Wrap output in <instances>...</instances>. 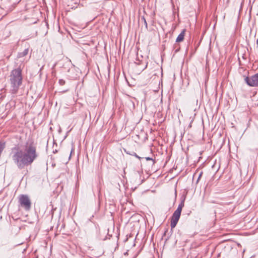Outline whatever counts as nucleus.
I'll return each mask as SVG.
<instances>
[{
	"label": "nucleus",
	"instance_id": "obj_8",
	"mask_svg": "<svg viewBox=\"0 0 258 258\" xmlns=\"http://www.w3.org/2000/svg\"><path fill=\"white\" fill-rule=\"evenodd\" d=\"M28 53V49H25L23 52L19 53L18 57L20 58L26 56Z\"/></svg>",
	"mask_w": 258,
	"mask_h": 258
},
{
	"label": "nucleus",
	"instance_id": "obj_9",
	"mask_svg": "<svg viewBox=\"0 0 258 258\" xmlns=\"http://www.w3.org/2000/svg\"><path fill=\"white\" fill-rule=\"evenodd\" d=\"M177 185V181L175 183V188H174V198L173 200V202L174 204L176 202V196H177V189H176Z\"/></svg>",
	"mask_w": 258,
	"mask_h": 258
},
{
	"label": "nucleus",
	"instance_id": "obj_10",
	"mask_svg": "<svg viewBox=\"0 0 258 258\" xmlns=\"http://www.w3.org/2000/svg\"><path fill=\"white\" fill-rule=\"evenodd\" d=\"M58 83L60 85L63 86L65 84L66 82L63 79H60V80H59Z\"/></svg>",
	"mask_w": 258,
	"mask_h": 258
},
{
	"label": "nucleus",
	"instance_id": "obj_14",
	"mask_svg": "<svg viewBox=\"0 0 258 258\" xmlns=\"http://www.w3.org/2000/svg\"><path fill=\"white\" fill-rule=\"evenodd\" d=\"M202 174H203V172H201L199 176V177H198V181H199V180L200 179V178H201V177L202 176Z\"/></svg>",
	"mask_w": 258,
	"mask_h": 258
},
{
	"label": "nucleus",
	"instance_id": "obj_7",
	"mask_svg": "<svg viewBox=\"0 0 258 258\" xmlns=\"http://www.w3.org/2000/svg\"><path fill=\"white\" fill-rule=\"evenodd\" d=\"M186 30L183 29L181 32L178 35V42L182 41L183 40L185 35Z\"/></svg>",
	"mask_w": 258,
	"mask_h": 258
},
{
	"label": "nucleus",
	"instance_id": "obj_12",
	"mask_svg": "<svg viewBox=\"0 0 258 258\" xmlns=\"http://www.w3.org/2000/svg\"><path fill=\"white\" fill-rule=\"evenodd\" d=\"M74 151V147H72V149H71V154L69 156V159H70L71 157V155H72V152Z\"/></svg>",
	"mask_w": 258,
	"mask_h": 258
},
{
	"label": "nucleus",
	"instance_id": "obj_15",
	"mask_svg": "<svg viewBox=\"0 0 258 258\" xmlns=\"http://www.w3.org/2000/svg\"><path fill=\"white\" fill-rule=\"evenodd\" d=\"M135 156L136 157L138 158H140V157L138 156L136 153H135Z\"/></svg>",
	"mask_w": 258,
	"mask_h": 258
},
{
	"label": "nucleus",
	"instance_id": "obj_13",
	"mask_svg": "<svg viewBox=\"0 0 258 258\" xmlns=\"http://www.w3.org/2000/svg\"><path fill=\"white\" fill-rule=\"evenodd\" d=\"M146 160L148 161V160H152L153 161V159L150 158V157H146Z\"/></svg>",
	"mask_w": 258,
	"mask_h": 258
},
{
	"label": "nucleus",
	"instance_id": "obj_6",
	"mask_svg": "<svg viewBox=\"0 0 258 258\" xmlns=\"http://www.w3.org/2000/svg\"><path fill=\"white\" fill-rule=\"evenodd\" d=\"M177 223V209H176L172 217L171 220V228L173 229L174 228Z\"/></svg>",
	"mask_w": 258,
	"mask_h": 258
},
{
	"label": "nucleus",
	"instance_id": "obj_3",
	"mask_svg": "<svg viewBox=\"0 0 258 258\" xmlns=\"http://www.w3.org/2000/svg\"><path fill=\"white\" fill-rule=\"evenodd\" d=\"M19 203L20 206L26 210H29L31 208V203L29 197L26 195H22L19 198Z\"/></svg>",
	"mask_w": 258,
	"mask_h": 258
},
{
	"label": "nucleus",
	"instance_id": "obj_4",
	"mask_svg": "<svg viewBox=\"0 0 258 258\" xmlns=\"http://www.w3.org/2000/svg\"><path fill=\"white\" fill-rule=\"evenodd\" d=\"M245 82L250 87H258V73L244 78Z\"/></svg>",
	"mask_w": 258,
	"mask_h": 258
},
{
	"label": "nucleus",
	"instance_id": "obj_16",
	"mask_svg": "<svg viewBox=\"0 0 258 258\" xmlns=\"http://www.w3.org/2000/svg\"><path fill=\"white\" fill-rule=\"evenodd\" d=\"M177 52V49H175V53Z\"/></svg>",
	"mask_w": 258,
	"mask_h": 258
},
{
	"label": "nucleus",
	"instance_id": "obj_17",
	"mask_svg": "<svg viewBox=\"0 0 258 258\" xmlns=\"http://www.w3.org/2000/svg\"><path fill=\"white\" fill-rule=\"evenodd\" d=\"M175 42H177V38L176 39V40H175Z\"/></svg>",
	"mask_w": 258,
	"mask_h": 258
},
{
	"label": "nucleus",
	"instance_id": "obj_5",
	"mask_svg": "<svg viewBox=\"0 0 258 258\" xmlns=\"http://www.w3.org/2000/svg\"><path fill=\"white\" fill-rule=\"evenodd\" d=\"M187 194V191L185 190H184L180 198L181 202L180 204L178 205V219L180 216L182 208L184 206V202Z\"/></svg>",
	"mask_w": 258,
	"mask_h": 258
},
{
	"label": "nucleus",
	"instance_id": "obj_2",
	"mask_svg": "<svg viewBox=\"0 0 258 258\" xmlns=\"http://www.w3.org/2000/svg\"><path fill=\"white\" fill-rule=\"evenodd\" d=\"M22 69L19 67L13 70L9 76L10 84V92L15 95L17 93L20 86L22 84Z\"/></svg>",
	"mask_w": 258,
	"mask_h": 258
},
{
	"label": "nucleus",
	"instance_id": "obj_11",
	"mask_svg": "<svg viewBox=\"0 0 258 258\" xmlns=\"http://www.w3.org/2000/svg\"><path fill=\"white\" fill-rule=\"evenodd\" d=\"M141 19L144 21V25H145L146 28H147L148 24H147V21H146L145 18H144V17H143L141 18Z\"/></svg>",
	"mask_w": 258,
	"mask_h": 258
},
{
	"label": "nucleus",
	"instance_id": "obj_1",
	"mask_svg": "<svg viewBox=\"0 0 258 258\" xmlns=\"http://www.w3.org/2000/svg\"><path fill=\"white\" fill-rule=\"evenodd\" d=\"M12 160L20 170L31 165L38 157L36 144L33 141H27L23 150L18 147L12 149Z\"/></svg>",
	"mask_w": 258,
	"mask_h": 258
}]
</instances>
